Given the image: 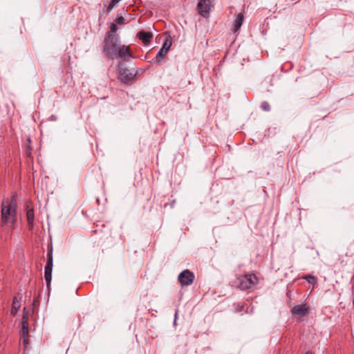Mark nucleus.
Returning <instances> with one entry per match:
<instances>
[{"label": "nucleus", "mask_w": 354, "mask_h": 354, "mask_svg": "<svg viewBox=\"0 0 354 354\" xmlns=\"http://www.w3.org/2000/svg\"><path fill=\"white\" fill-rule=\"evenodd\" d=\"M115 21L117 24L122 25L124 24L125 19L122 16H118L115 19Z\"/></svg>", "instance_id": "a211bd4d"}, {"label": "nucleus", "mask_w": 354, "mask_h": 354, "mask_svg": "<svg viewBox=\"0 0 354 354\" xmlns=\"http://www.w3.org/2000/svg\"><path fill=\"white\" fill-rule=\"evenodd\" d=\"M21 333L24 337V343L26 344V339L28 336V326H22Z\"/></svg>", "instance_id": "dca6fc26"}, {"label": "nucleus", "mask_w": 354, "mask_h": 354, "mask_svg": "<svg viewBox=\"0 0 354 354\" xmlns=\"http://www.w3.org/2000/svg\"><path fill=\"white\" fill-rule=\"evenodd\" d=\"M171 46V40L170 37H168L165 39L161 48L159 50V51L158 52V53L156 55V59H158V62H160V60L166 56V55L167 54Z\"/></svg>", "instance_id": "1a4fd4ad"}, {"label": "nucleus", "mask_w": 354, "mask_h": 354, "mask_svg": "<svg viewBox=\"0 0 354 354\" xmlns=\"http://www.w3.org/2000/svg\"><path fill=\"white\" fill-rule=\"evenodd\" d=\"M26 217L29 227L32 228L34 225V209L30 207L28 205H26Z\"/></svg>", "instance_id": "f8f14e48"}, {"label": "nucleus", "mask_w": 354, "mask_h": 354, "mask_svg": "<svg viewBox=\"0 0 354 354\" xmlns=\"http://www.w3.org/2000/svg\"><path fill=\"white\" fill-rule=\"evenodd\" d=\"M21 306L20 302L16 297L14 298L12 304V308L10 310V314L12 316H15L17 314V310L19 309Z\"/></svg>", "instance_id": "4468645a"}, {"label": "nucleus", "mask_w": 354, "mask_h": 354, "mask_svg": "<svg viewBox=\"0 0 354 354\" xmlns=\"http://www.w3.org/2000/svg\"><path fill=\"white\" fill-rule=\"evenodd\" d=\"M118 71L122 82L128 83L134 80L137 71L135 68L129 69L123 62H120L118 65Z\"/></svg>", "instance_id": "20e7f679"}, {"label": "nucleus", "mask_w": 354, "mask_h": 354, "mask_svg": "<svg viewBox=\"0 0 354 354\" xmlns=\"http://www.w3.org/2000/svg\"><path fill=\"white\" fill-rule=\"evenodd\" d=\"M305 279L310 283H315L317 281L316 277L313 276H306Z\"/></svg>", "instance_id": "412c9836"}, {"label": "nucleus", "mask_w": 354, "mask_h": 354, "mask_svg": "<svg viewBox=\"0 0 354 354\" xmlns=\"http://www.w3.org/2000/svg\"><path fill=\"white\" fill-rule=\"evenodd\" d=\"M110 29H111V32H109L108 33L116 34V32L118 30L117 24H111L110 26Z\"/></svg>", "instance_id": "aec40b11"}, {"label": "nucleus", "mask_w": 354, "mask_h": 354, "mask_svg": "<svg viewBox=\"0 0 354 354\" xmlns=\"http://www.w3.org/2000/svg\"><path fill=\"white\" fill-rule=\"evenodd\" d=\"M195 279V276L192 272L189 270H185L181 272L178 277V279L181 284V286H189L191 285Z\"/></svg>", "instance_id": "423d86ee"}, {"label": "nucleus", "mask_w": 354, "mask_h": 354, "mask_svg": "<svg viewBox=\"0 0 354 354\" xmlns=\"http://www.w3.org/2000/svg\"><path fill=\"white\" fill-rule=\"evenodd\" d=\"M243 15L242 13H239L236 17L234 24V31L237 32L243 22Z\"/></svg>", "instance_id": "ddd939ff"}, {"label": "nucleus", "mask_w": 354, "mask_h": 354, "mask_svg": "<svg viewBox=\"0 0 354 354\" xmlns=\"http://www.w3.org/2000/svg\"><path fill=\"white\" fill-rule=\"evenodd\" d=\"M131 53L130 52L129 48L127 46L122 45L119 46L118 48V57L127 59L131 57Z\"/></svg>", "instance_id": "9b49d317"}, {"label": "nucleus", "mask_w": 354, "mask_h": 354, "mask_svg": "<svg viewBox=\"0 0 354 354\" xmlns=\"http://www.w3.org/2000/svg\"><path fill=\"white\" fill-rule=\"evenodd\" d=\"M51 119H52L53 120H56V117H55V116H54V115H52V116H51Z\"/></svg>", "instance_id": "4be33fe9"}, {"label": "nucleus", "mask_w": 354, "mask_h": 354, "mask_svg": "<svg viewBox=\"0 0 354 354\" xmlns=\"http://www.w3.org/2000/svg\"><path fill=\"white\" fill-rule=\"evenodd\" d=\"M353 305H354V299H353Z\"/></svg>", "instance_id": "393cba45"}, {"label": "nucleus", "mask_w": 354, "mask_h": 354, "mask_svg": "<svg viewBox=\"0 0 354 354\" xmlns=\"http://www.w3.org/2000/svg\"><path fill=\"white\" fill-rule=\"evenodd\" d=\"M53 266V247L52 245L48 250L47 252V262L44 268V278L48 287L50 284L52 279V271Z\"/></svg>", "instance_id": "39448f33"}, {"label": "nucleus", "mask_w": 354, "mask_h": 354, "mask_svg": "<svg viewBox=\"0 0 354 354\" xmlns=\"http://www.w3.org/2000/svg\"><path fill=\"white\" fill-rule=\"evenodd\" d=\"M306 354H312V353H311V352L308 351V352L306 353Z\"/></svg>", "instance_id": "b1692460"}, {"label": "nucleus", "mask_w": 354, "mask_h": 354, "mask_svg": "<svg viewBox=\"0 0 354 354\" xmlns=\"http://www.w3.org/2000/svg\"><path fill=\"white\" fill-rule=\"evenodd\" d=\"M261 108L265 111H269L270 110V106L268 102H263L261 104Z\"/></svg>", "instance_id": "f3484780"}, {"label": "nucleus", "mask_w": 354, "mask_h": 354, "mask_svg": "<svg viewBox=\"0 0 354 354\" xmlns=\"http://www.w3.org/2000/svg\"><path fill=\"white\" fill-rule=\"evenodd\" d=\"M22 326H28V317L26 314H24L21 320Z\"/></svg>", "instance_id": "6ab92c4d"}, {"label": "nucleus", "mask_w": 354, "mask_h": 354, "mask_svg": "<svg viewBox=\"0 0 354 354\" xmlns=\"http://www.w3.org/2000/svg\"><path fill=\"white\" fill-rule=\"evenodd\" d=\"M137 37L139 38L145 45H148L153 37V34L150 32H146L142 30L138 32Z\"/></svg>", "instance_id": "9d476101"}, {"label": "nucleus", "mask_w": 354, "mask_h": 354, "mask_svg": "<svg viewBox=\"0 0 354 354\" xmlns=\"http://www.w3.org/2000/svg\"><path fill=\"white\" fill-rule=\"evenodd\" d=\"M292 313L298 318H303L308 315L309 307L306 304L296 305L292 308Z\"/></svg>", "instance_id": "6e6552de"}, {"label": "nucleus", "mask_w": 354, "mask_h": 354, "mask_svg": "<svg viewBox=\"0 0 354 354\" xmlns=\"http://www.w3.org/2000/svg\"><path fill=\"white\" fill-rule=\"evenodd\" d=\"M176 317H177V313H176V314H175V320H174V323L176 322Z\"/></svg>", "instance_id": "5701e85b"}, {"label": "nucleus", "mask_w": 354, "mask_h": 354, "mask_svg": "<svg viewBox=\"0 0 354 354\" xmlns=\"http://www.w3.org/2000/svg\"><path fill=\"white\" fill-rule=\"evenodd\" d=\"M1 207V227L7 232L12 230L17 220L16 194H13L10 199L3 198Z\"/></svg>", "instance_id": "f257e3e1"}, {"label": "nucleus", "mask_w": 354, "mask_h": 354, "mask_svg": "<svg viewBox=\"0 0 354 354\" xmlns=\"http://www.w3.org/2000/svg\"><path fill=\"white\" fill-rule=\"evenodd\" d=\"M257 277L254 274L241 275L236 279L238 288L241 290H248L252 288L257 283Z\"/></svg>", "instance_id": "7ed1b4c3"}, {"label": "nucleus", "mask_w": 354, "mask_h": 354, "mask_svg": "<svg viewBox=\"0 0 354 354\" xmlns=\"http://www.w3.org/2000/svg\"><path fill=\"white\" fill-rule=\"evenodd\" d=\"M120 44V37L118 34L106 33L103 43L102 52L112 59L118 58V48Z\"/></svg>", "instance_id": "f03ea898"}, {"label": "nucleus", "mask_w": 354, "mask_h": 354, "mask_svg": "<svg viewBox=\"0 0 354 354\" xmlns=\"http://www.w3.org/2000/svg\"><path fill=\"white\" fill-rule=\"evenodd\" d=\"M121 0H111L107 7L108 12H110L113 8L118 5Z\"/></svg>", "instance_id": "2eb2a0df"}, {"label": "nucleus", "mask_w": 354, "mask_h": 354, "mask_svg": "<svg viewBox=\"0 0 354 354\" xmlns=\"http://www.w3.org/2000/svg\"><path fill=\"white\" fill-rule=\"evenodd\" d=\"M211 0H200L198 3L197 8L198 10V13L203 17H207L209 16L210 7H211Z\"/></svg>", "instance_id": "0eeeda50"}]
</instances>
